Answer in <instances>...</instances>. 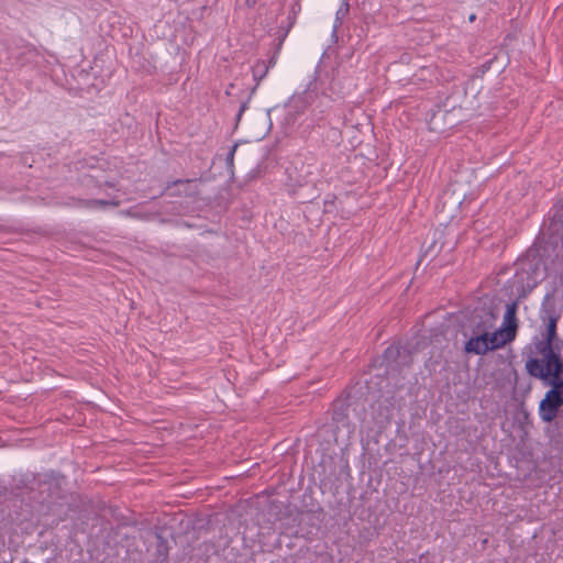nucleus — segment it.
Returning a JSON list of instances; mask_svg holds the SVG:
<instances>
[{
	"label": "nucleus",
	"instance_id": "obj_3",
	"mask_svg": "<svg viewBox=\"0 0 563 563\" xmlns=\"http://www.w3.org/2000/svg\"><path fill=\"white\" fill-rule=\"evenodd\" d=\"M395 405L390 398H379L371 405L361 424L368 431L385 428L391 420Z\"/></svg>",
	"mask_w": 563,
	"mask_h": 563
},
{
	"label": "nucleus",
	"instance_id": "obj_8",
	"mask_svg": "<svg viewBox=\"0 0 563 563\" xmlns=\"http://www.w3.org/2000/svg\"><path fill=\"white\" fill-rule=\"evenodd\" d=\"M347 410L349 407L341 402L334 407L332 419L336 423V428L343 427L347 430L349 433H351L353 432L354 428L349 421Z\"/></svg>",
	"mask_w": 563,
	"mask_h": 563
},
{
	"label": "nucleus",
	"instance_id": "obj_14",
	"mask_svg": "<svg viewBox=\"0 0 563 563\" xmlns=\"http://www.w3.org/2000/svg\"><path fill=\"white\" fill-rule=\"evenodd\" d=\"M475 19H476V15H475V14H471V15H470V18H468V20H470L471 22L475 21Z\"/></svg>",
	"mask_w": 563,
	"mask_h": 563
},
{
	"label": "nucleus",
	"instance_id": "obj_13",
	"mask_svg": "<svg viewBox=\"0 0 563 563\" xmlns=\"http://www.w3.org/2000/svg\"><path fill=\"white\" fill-rule=\"evenodd\" d=\"M307 176L301 177V179L298 180V185L302 186L305 183H307Z\"/></svg>",
	"mask_w": 563,
	"mask_h": 563
},
{
	"label": "nucleus",
	"instance_id": "obj_2",
	"mask_svg": "<svg viewBox=\"0 0 563 563\" xmlns=\"http://www.w3.org/2000/svg\"><path fill=\"white\" fill-rule=\"evenodd\" d=\"M559 321L558 316H550L548 318L545 333L543 340L536 344L538 353L541 358H537L542 367H554V371L563 369V361L558 352L553 349V343L556 339V324Z\"/></svg>",
	"mask_w": 563,
	"mask_h": 563
},
{
	"label": "nucleus",
	"instance_id": "obj_1",
	"mask_svg": "<svg viewBox=\"0 0 563 563\" xmlns=\"http://www.w3.org/2000/svg\"><path fill=\"white\" fill-rule=\"evenodd\" d=\"M528 374L538 379L544 380L552 386L539 405V416L543 422H552L563 406V368L558 372L554 367H542L541 363L531 357L526 362Z\"/></svg>",
	"mask_w": 563,
	"mask_h": 563
},
{
	"label": "nucleus",
	"instance_id": "obj_6",
	"mask_svg": "<svg viewBox=\"0 0 563 563\" xmlns=\"http://www.w3.org/2000/svg\"><path fill=\"white\" fill-rule=\"evenodd\" d=\"M166 190L173 197H192L198 194V185L196 179H178L168 184Z\"/></svg>",
	"mask_w": 563,
	"mask_h": 563
},
{
	"label": "nucleus",
	"instance_id": "obj_7",
	"mask_svg": "<svg viewBox=\"0 0 563 563\" xmlns=\"http://www.w3.org/2000/svg\"><path fill=\"white\" fill-rule=\"evenodd\" d=\"M517 302H511L506 306V311L503 320V328L505 331L509 332L514 338L516 336V331L518 328L517 323Z\"/></svg>",
	"mask_w": 563,
	"mask_h": 563
},
{
	"label": "nucleus",
	"instance_id": "obj_12",
	"mask_svg": "<svg viewBox=\"0 0 563 563\" xmlns=\"http://www.w3.org/2000/svg\"><path fill=\"white\" fill-rule=\"evenodd\" d=\"M246 109V104L245 103H242L241 107H240V111H239V114H238V118H240L243 113V111Z\"/></svg>",
	"mask_w": 563,
	"mask_h": 563
},
{
	"label": "nucleus",
	"instance_id": "obj_5",
	"mask_svg": "<svg viewBox=\"0 0 563 563\" xmlns=\"http://www.w3.org/2000/svg\"><path fill=\"white\" fill-rule=\"evenodd\" d=\"M483 330H486V341L488 343L489 350H497L503 347L505 344L511 342L515 338L509 334V332L504 329H498L490 332L493 324H486L485 322L481 324Z\"/></svg>",
	"mask_w": 563,
	"mask_h": 563
},
{
	"label": "nucleus",
	"instance_id": "obj_9",
	"mask_svg": "<svg viewBox=\"0 0 563 563\" xmlns=\"http://www.w3.org/2000/svg\"><path fill=\"white\" fill-rule=\"evenodd\" d=\"M79 206L85 208H98V207H118V200H102V199H89V200H79Z\"/></svg>",
	"mask_w": 563,
	"mask_h": 563
},
{
	"label": "nucleus",
	"instance_id": "obj_11",
	"mask_svg": "<svg viewBox=\"0 0 563 563\" xmlns=\"http://www.w3.org/2000/svg\"><path fill=\"white\" fill-rule=\"evenodd\" d=\"M236 147H238V145H233L231 147L230 152L228 153L227 162L229 165H233V158H234V153L236 151Z\"/></svg>",
	"mask_w": 563,
	"mask_h": 563
},
{
	"label": "nucleus",
	"instance_id": "obj_10",
	"mask_svg": "<svg viewBox=\"0 0 563 563\" xmlns=\"http://www.w3.org/2000/svg\"><path fill=\"white\" fill-rule=\"evenodd\" d=\"M268 71V67L265 65L264 62H257L253 66V75L255 79H262Z\"/></svg>",
	"mask_w": 563,
	"mask_h": 563
},
{
	"label": "nucleus",
	"instance_id": "obj_4",
	"mask_svg": "<svg viewBox=\"0 0 563 563\" xmlns=\"http://www.w3.org/2000/svg\"><path fill=\"white\" fill-rule=\"evenodd\" d=\"M476 329V333L465 342L464 351L467 354L484 355L490 351L486 341V330H483L481 324Z\"/></svg>",
	"mask_w": 563,
	"mask_h": 563
}]
</instances>
